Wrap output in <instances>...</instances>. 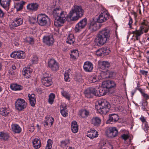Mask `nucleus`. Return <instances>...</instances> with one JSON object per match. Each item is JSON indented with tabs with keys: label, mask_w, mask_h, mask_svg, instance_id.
I'll return each mask as SVG.
<instances>
[{
	"label": "nucleus",
	"mask_w": 149,
	"mask_h": 149,
	"mask_svg": "<svg viewBox=\"0 0 149 149\" xmlns=\"http://www.w3.org/2000/svg\"><path fill=\"white\" fill-rule=\"evenodd\" d=\"M53 142L52 140L49 139L47 142V144L45 149H51Z\"/></svg>",
	"instance_id": "44"
},
{
	"label": "nucleus",
	"mask_w": 149,
	"mask_h": 149,
	"mask_svg": "<svg viewBox=\"0 0 149 149\" xmlns=\"http://www.w3.org/2000/svg\"><path fill=\"white\" fill-rule=\"evenodd\" d=\"M38 61V58L37 56H34L32 60V62L33 63H36Z\"/></svg>",
	"instance_id": "55"
},
{
	"label": "nucleus",
	"mask_w": 149,
	"mask_h": 149,
	"mask_svg": "<svg viewBox=\"0 0 149 149\" xmlns=\"http://www.w3.org/2000/svg\"><path fill=\"white\" fill-rule=\"evenodd\" d=\"M129 135L127 134H123L121 136V137L125 140L129 138Z\"/></svg>",
	"instance_id": "51"
},
{
	"label": "nucleus",
	"mask_w": 149,
	"mask_h": 149,
	"mask_svg": "<svg viewBox=\"0 0 149 149\" xmlns=\"http://www.w3.org/2000/svg\"><path fill=\"white\" fill-rule=\"evenodd\" d=\"M61 146L63 147L65 146L67 144V142L66 141H61Z\"/></svg>",
	"instance_id": "54"
},
{
	"label": "nucleus",
	"mask_w": 149,
	"mask_h": 149,
	"mask_svg": "<svg viewBox=\"0 0 149 149\" xmlns=\"http://www.w3.org/2000/svg\"><path fill=\"white\" fill-rule=\"evenodd\" d=\"M46 118L47 120L45 121L44 125H48L49 124L50 126H52L53 124L54 119L52 117L50 116L46 117Z\"/></svg>",
	"instance_id": "35"
},
{
	"label": "nucleus",
	"mask_w": 149,
	"mask_h": 149,
	"mask_svg": "<svg viewBox=\"0 0 149 149\" xmlns=\"http://www.w3.org/2000/svg\"><path fill=\"white\" fill-rule=\"evenodd\" d=\"M12 131L15 133H19L21 131V129L19 125L17 124H13L11 125Z\"/></svg>",
	"instance_id": "30"
},
{
	"label": "nucleus",
	"mask_w": 149,
	"mask_h": 149,
	"mask_svg": "<svg viewBox=\"0 0 149 149\" xmlns=\"http://www.w3.org/2000/svg\"><path fill=\"white\" fill-rule=\"evenodd\" d=\"M4 13L2 10L0 8V17H2L3 16Z\"/></svg>",
	"instance_id": "58"
},
{
	"label": "nucleus",
	"mask_w": 149,
	"mask_h": 149,
	"mask_svg": "<svg viewBox=\"0 0 149 149\" xmlns=\"http://www.w3.org/2000/svg\"><path fill=\"white\" fill-rule=\"evenodd\" d=\"M75 41V39L73 34L71 33H69L67 37L66 42L68 44H73Z\"/></svg>",
	"instance_id": "33"
},
{
	"label": "nucleus",
	"mask_w": 149,
	"mask_h": 149,
	"mask_svg": "<svg viewBox=\"0 0 149 149\" xmlns=\"http://www.w3.org/2000/svg\"><path fill=\"white\" fill-rule=\"evenodd\" d=\"M71 74V71L70 69L66 70L64 74V80L66 81H70V80L69 77L70 74Z\"/></svg>",
	"instance_id": "39"
},
{
	"label": "nucleus",
	"mask_w": 149,
	"mask_h": 149,
	"mask_svg": "<svg viewBox=\"0 0 149 149\" xmlns=\"http://www.w3.org/2000/svg\"><path fill=\"white\" fill-rule=\"evenodd\" d=\"M101 79V78H97L95 75H93L89 77L88 80L90 83H94L99 82Z\"/></svg>",
	"instance_id": "27"
},
{
	"label": "nucleus",
	"mask_w": 149,
	"mask_h": 149,
	"mask_svg": "<svg viewBox=\"0 0 149 149\" xmlns=\"http://www.w3.org/2000/svg\"><path fill=\"white\" fill-rule=\"evenodd\" d=\"M141 30H136L132 32V33L134 34L133 36H135L136 40H139L140 39L139 36L143 33V32L147 33L149 29V26L147 22H142L140 26Z\"/></svg>",
	"instance_id": "4"
},
{
	"label": "nucleus",
	"mask_w": 149,
	"mask_h": 149,
	"mask_svg": "<svg viewBox=\"0 0 149 149\" xmlns=\"http://www.w3.org/2000/svg\"><path fill=\"white\" fill-rule=\"evenodd\" d=\"M53 14L55 18L54 22V25L57 27L61 26L67 17L70 19L71 20H76L72 19L73 17L76 16L75 13L73 8H72L68 15L66 12L62 10V9L59 8L55 9L53 11Z\"/></svg>",
	"instance_id": "1"
},
{
	"label": "nucleus",
	"mask_w": 149,
	"mask_h": 149,
	"mask_svg": "<svg viewBox=\"0 0 149 149\" xmlns=\"http://www.w3.org/2000/svg\"><path fill=\"white\" fill-rule=\"evenodd\" d=\"M141 72L142 74L146 75H147L148 72L145 70H142L141 71Z\"/></svg>",
	"instance_id": "59"
},
{
	"label": "nucleus",
	"mask_w": 149,
	"mask_h": 149,
	"mask_svg": "<svg viewBox=\"0 0 149 149\" xmlns=\"http://www.w3.org/2000/svg\"><path fill=\"white\" fill-rule=\"evenodd\" d=\"M92 122L94 125L97 126L100 124L101 120L99 118L96 117L92 118Z\"/></svg>",
	"instance_id": "37"
},
{
	"label": "nucleus",
	"mask_w": 149,
	"mask_h": 149,
	"mask_svg": "<svg viewBox=\"0 0 149 149\" xmlns=\"http://www.w3.org/2000/svg\"><path fill=\"white\" fill-rule=\"evenodd\" d=\"M136 92V91H132L131 93H132V96H133L134 94V93H135V92Z\"/></svg>",
	"instance_id": "64"
},
{
	"label": "nucleus",
	"mask_w": 149,
	"mask_h": 149,
	"mask_svg": "<svg viewBox=\"0 0 149 149\" xmlns=\"http://www.w3.org/2000/svg\"><path fill=\"white\" fill-rule=\"evenodd\" d=\"M100 24L97 22L93 20L90 23L89 29L92 32L95 31L100 28Z\"/></svg>",
	"instance_id": "15"
},
{
	"label": "nucleus",
	"mask_w": 149,
	"mask_h": 149,
	"mask_svg": "<svg viewBox=\"0 0 149 149\" xmlns=\"http://www.w3.org/2000/svg\"><path fill=\"white\" fill-rule=\"evenodd\" d=\"M116 86L115 82L112 81L108 80L103 81L102 83V87L109 89L114 87Z\"/></svg>",
	"instance_id": "17"
},
{
	"label": "nucleus",
	"mask_w": 149,
	"mask_h": 149,
	"mask_svg": "<svg viewBox=\"0 0 149 149\" xmlns=\"http://www.w3.org/2000/svg\"><path fill=\"white\" fill-rule=\"evenodd\" d=\"M98 135V132L93 130H91L90 131L88 132L86 136L91 139H93L97 137Z\"/></svg>",
	"instance_id": "21"
},
{
	"label": "nucleus",
	"mask_w": 149,
	"mask_h": 149,
	"mask_svg": "<svg viewBox=\"0 0 149 149\" xmlns=\"http://www.w3.org/2000/svg\"><path fill=\"white\" fill-rule=\"evenodd\" d=\"M85 96L88 98L92 97L94 95H97L98 93L96 88L91 87L87 88L84 92Z\"/></svg>",
	"instance_id": "9"
},
{
	"label": "nucleus",
	"mask_w": 149,
	"mask_h": 149,
	"mask_svg": "<svg viewBox=\"0 0 149 149\" xmlns=\"http://www.w3.org/2000/svg\"><path fill=\"white\" fill-rule=\"evenodd\" d=\"M79 55V53L77 50H74L71 51V54H70L71 58L73 60L77 58Z\"/></svg>",
	"instance_id": "34"
},
{
	"label": "nucleus",
	"mask_w": 149,
	"mask_h": 149,
	"mask_svg": "<svg viewBox=\"0 0 149 149\" xmlns=\"http://www.w3.org/2000/svg\"><path fill=\"white\" fill-rule=\"evenodd\" d=\"M27 103L25 100L22 98H18L15 101V107L19 111H22L26 107Z\"/></svg>",
	"instance_id": "6"
},
{
	"label": "nucleus",
	"mask_w": 149,
	"mask_h": 149,
	"mask_svg": "<svg viewBox=\"0 0 149 149\" xmlns=\"http://www.w3.org/2000/svg\"><path fill=\"white\" fill-rule=\"evenodd\" d=\"M37 18L38 24L40 26L46 25L49 19L46 15L42 14L38 15Z\"/></svg>",
	"instance_id": "5"
},
{
	"label": "nucleus",
	"mask_w": 149,
	"mask_h": 149,
	"mask_svg": "<svg viewBox=\"0 0 149 149\" xmlns=\"http://www.w3.org/2000/svg\"><path fill=\"white\" fill-rule=\"evenodd\" d=\"M119 119L118 115L116 114H111L109 115V119L107 121L106 123L109 124L111 122H116Z\"/></svg>",
	"instance_id": "19"
},
{
	"label": "nucleus",
	"mask_w": 149,
	"mask_h": 149,
	"mask_svg": "<svg viewBox=\"0 0 149 149\" xmlns=\"http://www.w3.org/2000/svg\"><path fill=\"white\" fill-rule=\"evenodd\" d=\"M25 56L24 52L22 51H18V58H24Z\"/></svg>",
	"instance_id": "43"
},
{
	"label": "nucleus",
	"mask_w": 149,
	"mask_h": 149,
	"mask_svg": "<svg viewBox=\"0 0 149 149\" xmlns=\"http://www.w3.org/2000/svg\"><path fill=\"white\" fill-rule=\"evenodd\" d=\"M108 16L107 11L103 9L97 19V22L100 24L106 21L108 18Z\"/></svg>",
	"instance_id": "10"
},
{
	"label": "nucleus",
	"mask_w": 149,
	"mask_h": 149,
	"mask_svg": "<svg viewBox=\"0 0 149 149\" xmlns=\"http://www.w3.org/2000/svg\"><path fill=\"white\" fill-rule=\"evenodd\" d=\"M0 114L4 116H9L11 115L10 111L6 107L2 108L0 110Z\"/></svg>",
	"instance_id": "25"
},
{
	"label": "nucleus",
	"mask_w": 149,
	"mask_h": 149,
	"mask_svg": "<svg viewBox=\"0 0 149 149\" xmlns=\"http://www.w3.org/2000/svg\"><path fill=\"white\" fill-rule=\"evenodd\" d=\"M43 39V42L49 46L52 45L54 41L53 36L51 35L44 36Z\"/></svg>",
	"instance_id": "14"
},
{
	"label": "nucleus",
	"mask_w": 149,
	"mask_h": 149,
	"mask_svg": "<svg viewBox=\"0 0 149 149\" xmlns=\"http://www.w3.org/2000/svg\"><path fill=\"white\" fill-rule=\"evenodd\" d=\"M71 130L72 132L75 133L77 132L78 130V127L77 122L75 121L72 122L71 124Z\"/></svg>",
	"instance_id": "31"
},
{
	"label": "nucleus",
	"mask_w": 149,
	"mask_h": 149,
	"mask_svg": "<svg viewBox=\"0 0 149 149\" xmlns=\"http://www.w3.org/2000/svg\"><path fill=\"white\" fill-rule=\"evenodd\" d=\"M41 80L42 84L46 86H49L52 84V79L50 77H43L42 78Z\"/></svg>",
	"instance_id": "16"
},
{
	"label": "nucleus",
	"mask_w": 149,
	"mask_h": 149,
	"mask_svg": "<svg viewBox=\"0 0 149 149\" xmlns=\"http://www.w3.org/2000/svg\"><path fill=\"white\" fill-rule=\"evenodd\" d=\"M103 55H106L108 54L110 52V49L109 48H102Z\"/></svg>",
	"instance_id": "46"
},
{
	"label": "nucleus",
	"mask_w": 149,
	"mask_h": 149,
	"mask_svg": "<svg viewBox=\"0 0 149 149\" xmlns=\"http://www.w3.org/2000/svg\"><path fill=\"white\" fill-rule=\"evenodd\" d=\"M96 55L99 56H103V52L102 48L98 49L96 52Z\"/></svg>",
	"instance_id": "47"
},
{
	"label": "nucleus",
	"mask_w": 149,
	"mask_h": 149,
	"mask_svg": "<svg viewBox=\"0 0 149 149\" xmlns=\"http://www.w3.org/2000/svg\"><path fill=\"white\" fill-rule=\"evenodd\" d=\"M23 20L22 18L17 17L15 18L14 21L10 24V27L11 29H14L15 27L22 25Z\"/></svg>",
	"instance_id": "11"
},
{
	"label": "nucleus",
	"mask_w": 149,
	"mask_h": 149,
	"mask_svg": "<svg viewBox=\"0 0 149 149\" xmlns=\"http://www.w3.org/2000/svg\"><path fill=\"white\" fill-rule=\"evenodd\" d=\"M89 114L88 111L85 109H82L79 111V115L82 118H85Z\"/></svg>",
	"instance_id": "36"
},
{
	"label": "nucleus",
	"mask_w": 149,
	"mask_h": 149,
	"mask_svg": "<svg viewBox=\"0 0 149 149\" xmlns=\"http://www.w3.org/2000/svg\"><path fill=\"white\" fill-rule=\"evenodd\" d=\"M10 56L15 58H18V51L13 52L10 54Z\"/></svg>",
	"instance_id": "48"
},
{
	"label": "nucleus",
	"mask_w": 149,
	"mask_h": 149,
	"mask_svg": "<svg viewBox=\"0 0 149 149\" xmlns=\"http://www.w3.org/2000/svg\"><path fill=\"white\" fill-rule=\"evenodd\" d=\"M32 143L33 146L36 149H39L41 145L40 141L38 139H34Z\"/></svg>",
	"instance_id": "28"
},
{
	"label": "nucleus",
	"mask_w": 149,
	"mask_h": 149,
	"mask_svg": "<svg viewBox=\"0 0 149 149\" xmlns=\"http://www.w3.org/2000/svg\"><path fill=\"white\" fill-rule=\"evenodd\" d=\"M62 95L66 99L69 100L70 98V95L68 93L65 91H63L61 92Z\"/></svg>",
	"instance_id": "45"
},
{
	"label": "nucleus",
	"mask_w": 149,
	"mask_h": 149,
	"mask_svg": "<svg viewBox=\"0 0 149 149\" xmlns=\"http://www.w3.org/2000/svg\"><path fill=\"white\" fill-rule=\"evenodd\" d=\"M105 88L102 86L101 87L99 91V94L98 93V95L97 96H100L104 95L107 93V91L105 90Z\"/></svg>",
	"instance_id": "41"
},
{
	"label": "nucleus",
	"mask_w": 149,
	"mask_h": 149,
	"mask_svg": "<svg viewBox=\"0 0 149 149\" xmlns=\"http://www.w3.org/2000/svg\"><path fill=\"white\" fill-rule=\"evenodd\" d=\"M83 68L86 72H91L93 68V65L91 62L87 61L84 63Z\"/></svg>",
	"instance_id": "18"
},
{
	"label": "nucleus",
	"mask_w": 149,
	"mask_h": 149,
	"mask_svg": "<svg viewBox=\"0 0 149 149\" xmlns=\"http://www.w3.org/2000/svg\"><path fill=\"white\" fill-rule=\"evenodd\" d=\"M140 120L143 123H145V122H147L146 121V119L143 116H141L139 118Z\"/></svg>",
	"instance_id": "57"
},
{
	"label": "nucleus",
	"mask_w": 149,
	"mask_h": 149,
	"mask_svg": "<svg viewBox=\"0 0 149 149\" xmlns=\"http://www.w3.org/2000/svg\"><path fill=\"white\" fill-rule=\"evenodd\" d=\"M87 20L86 18H84L80 21L76 25L74 29L76 32H78L81 31L86 26L87 24Z\"/></svg>",
	"instance_id": "8"
},
{
	"label": "nucleus",
	"mask_w": 149,
	"mask_h": 149,
	"mask_svg": "<svg viewBox=\"0 0 149 149\" xmlns=\"http://www.w3.org/2000/svg\"><path fill=\"white\" fill-rule=\"evenodd\" d=\"M66 149H74V148H73L72 147H68L67 146Z\"/></svg>",
	"instance_id": "60"
},
{
	"label": "nucleus",
	"mask_w": 149,
	"mask_h": 149,
	"mask_svg": "<svg viewBox=\"0 0 149 149\" xmlns=\"http://www.w3.org/2000/svg\"><path fill=\"white\" fill-rule=\"evenodd\" d=\"M10 0H0L1 6L6 9H8L10 4Z\"/></svg>",
	"instance_id": "26"
},
{
	"label": "nucleus",
	"mask_w": 149,
	"mask_h": 149,
	"mask_svg": "<svg viewBox=\"0 0 149 149\" xmlns=\"http://www.w3.org/2000/svg\"><path fill=\"white\" fill-rule=\"evenodd\" d=\"M111 35L110 30L107 28H104L99 32L95 39V41L99 45H103L109 41Z\"/></svg>",
	"instance_id": "2"
},
{
	"label": "nucleus",
	"mask_w": 149,
	"mask_h": 149,
	"mask_svg": "<svg viewBox=\"0 0 149 149\" xmlns=\"http://www.w3.org/2000/svg\"><path fill=\"white\" fill-rule=\"evenodd\" d=\"M142 95L146 98V100L149 99V95H148L145 93H142Z\"/></svg>",
	"instance_id": "56"
},
{
	"label": "nucleus",
	"mask_w": 149,
	"mask_h": 149,
	"mask_svg": "<svg viewBox=\"0 0 149 149\" xmlns=\"http://www.w3.org/2000/svg\"><path fill=\"white\" fill-rule=\"evenodd\" d=\"M139 90L141 92V93L142 94V93H144L142 91V89L141 88H139Z\"/></svg>",
	"instance_id": "63"
},
{
	"label": "nucleus",
	"mask_w": 149,
	"mask_h": 149,
	"mask_svg": "<svg viewBox=\"0 0 149 149\" xmlns=\"http://www.w3.org/2000/svg\"><path fill=\"white\" fill-rule=\"evenodd\" d=\"M61 113L64 117H65L68 115V111H67L66 106L65 104H63L60 106Z\"/></svg>",
	"instance_id": "29"
},
{
	"label": "nucleus",
	"mask_w": 149,
	"mask_h": 149,
	"mask_svg": "<svg viewBox=\"0 0 149 149\" xmlns=\"http://www.w3.org/2000/svg\"><path fill=\"white\" fill-rule=\"evenodd\" d=\"M118 131L115 127H109L107 130V134L108 137L113 138L116 137L118 135Z\"/></svg>",
	"instance_id": "12"
},
{
	"label": "nucleus",
	"mask_w": 149,
	"mask_h": 149,
	"mask_svg": "<svg viewBox=\"0 0 149 149\" xmlns=\"http://www.w3.org/2000/svg\"><path fill=\"white\" fill-rule=\"evenodd\" d=\"M100 68L103 70H107L109 67V63L107 61H100L99 62Z\"/></svg>",
	"instance_id": "20"
},
{
	"label": "nucleus",
	"mask_w": 149,
	"mask_h": 149,
	"mask_svg": "<svg viewBox=\"0 0 149 149\" xmlns=\"http://www.w3.org/2000/svg\"><path fill=\"white\" fill-rule=\"evenodd\" d=\"M16 10L17 11H19L23 8V5L22 4H18L15 6Z\"/></svg>",
	"instance_id": "50"
},
{
	"label": "nucleus",
	"mask_w": 149,
	"mask_h": 149,
	"mask_svg": "<svg viewBox=\"0 0 149 149\" xmlns=\"http://www.w3.org/2000/svg\"><path fill=\"white\" fill-rule=\"evenodd\" d=\"M38 7V5L36 3H32L28 4L27 6V9L32 11H36Z\"/></svg>",
	"instance_id": "23"
},
{
	"label": "nucleus",
	"mask_w": 149,
	"mask_h": 149,
	"mask_svg": "<svg viewBox=\"0 0 149 149\" xmlns=\"http://www.w3.org/2000/svg\"><path fill=\"white\" fill-rule=\"evenodd\" d=\"M9 138V135L6 132H0V139L4 141L8 140Z\"/></svg>",
	"instance_id": "32"
},
{
	"label": "nucleus",
	"mask_w": 149,
	"mask_h": 149,
	"mask_svg": "<svg viewBox=\"0 0 149 149\" xmlns=\"http://www.w3.org/2000/svg\"><path fill=\"white\" fill-rule=\"evenodd\" d=\"M110 105L105 100H100L96 102L95 108L97 112L102 114H105L109 111Z\"/></svg>",
	"instance_id": "3"
},
{
	"label": "nucleus",
	"mask_w": 149,
	"mask_h": 149,
	"mask_svg": "<svg viewBox=\"0 0 149 149\" xmlns=\"http://www.w3.org/2000/svg\"><path fill=\"white\" fill-rule=\"evenodd\" d=\"M32 70L30 68L26 67L23 68L22 71V74L25 76L26 78L30 77L31 74L32 72Z\"/></svg>",
	"instance_id": "22"
},
{
	"label": "nucleus",
	"mask_w": 149,
	"mask_h": 149,
	"mask_svg": "<svg viewBox=\"0 0 149 149\" xmlns=\"http://www.w3.org/2000/svg\"><path fill=\"white\" fill-rule=\"evenodd\" d=\"M48 65L53 71H56L58 69L59 66L58 63L54 59H51L49 60Z\"/></svg>",
	"instance_id": "13"
},
{
	"label": "nucleus",
	"mask_w": 149,
	"mask_h": 149,
	"mask_svg": "<svg viewBox=\"0 0 149 149\" xmlns=\"http://www.w3.org/2000/svg\"><path fill=\"white\" fill-rule=\"evenodd\" d=\"M55 97V95L53 93H51L50 94L49 96V99L48 100V102L49 103L51 104H52L53 103L54 101Z\"/></svg>",
	"instance_id": "42"
},
{
	"label": "nucleus",
	"mask_w": 149,
	"mask_h": 149,
	"mask_svg": "<svg viewBox=\"0 0 149 149\" xmlns=\"http://www.w3.org/2000/svg\"><path fill=\"white\" fill-rule=\"evenodd\" d=\"M142 108L143 110L144 111L146 110V107H145L144 106L143 107H142Z\"/></svg>",
	"instance_id": "61"
},
{
	"label": "nucleus",
	"mask_w": 149,
	"mask_h": 149,
	"mask_svg": "<svg viewBox=\"0 0 149 149\" xmlns=\"http://www.w3.org/2000/svg\"><path fill=\"white\" fill-rule=\"evenodd\" d=\"M24 42L28 43L30 45H33L34 44V41L33 38L30 37H28L24 39Z\"/></svg>",
	"instance_id": "40"
},
{
	"label": "nucleus",
	"mask_w": 149,
	"mask_h": 149,
	"mask_svg": "<svg viewBox=\"0 0 149 149\" xmlns=\"http://www.w3.org/2000/svg\"><path fill=\"white\" fill-rule=\"evenodd\" d=\"M132 22L133 21L132 19V18L130 16L128 22V25H129L130 28L131 29L132 28Z\"/></svg>",
	"instance_id": "53"
},
{
	"label": "nucleus",
	"mask_w": 149,
	"mask_h": 149,
	"mask_svg": "<svg viewBox=\"0 0 149 149\" xmlns=\"http://www.w3.org/2000/svg\"><path fill=\"white\" fill-rule=\"evenodd\" d=\"M11 88L14 91L20 90L22 89V87L21 86L16 84H13L10 85Z\"/></svg>",
	"instance_id": "38"
},
{
	"label": "nucleus",
	"mask_w": 149,
	"mask_h": 149,
	"mask_svg": "<svg viewBox=\"0 0 149 149\" xmlns=\"http://www.w3.org/2000/svg\"><path fill=\"white\" fill-rule=\"evenodd\" d=\"M28 97L29 98V102L31 105L34 107L36 102L35 95L33 93L31 94H29Z\"/></svg>",
	"instance_id": "24"
},
{
	"label": "nucleus",
	"mask_w": 149,
	"mask_h": 149,
	"mask_svg": "<svg viewBox=\"0 0 149 149\" xmlns=\"http://www.w3.org/2000/svg\"><path fill=\"white\" fill-rule=\"evenodd\" d=\"M12 69L13 70H15L16 69V67L15 65H12Z\"/></svg>",
	"instance_id": "62"
},
{
	"label": "nucleus",
	"mask_w": 149,
	"mask_h": 149,
	"mask_svg": "<svg viewBox=\"0 0 149 149\" xmlns=\"http://www.w3.org/2000/svg\"><path fill=\"white\" fill-rule=\"evenodd\" d=\"M76 81L77 84L78 85L84 82L83 80L80 77L77 78Z\"/></svg>",
	"instance_id": "52"
},
{
	"label": "nucleus",
	"mask_w": 149,
	"mask_h": 149,
	"mask_svg": "<svg viewBox=\"0 0 149 149\" xmlns=\"http://www.w3.org/2000/svg\"><path fill=\"white\" fill-rule=\"evenodd\" d=\"M76 15L72 19L74 20H77L82 17L84 14V10L81 6H75L73 8Z\"/></svg>",
	"instance_id": "7"
},
{
	"label": "nucleus",
	"mask_w": 149,
	"mask_h": 149,
	"mask_svg": "<svg viewBox=\"0 0 149 149\" xmlns=\"http://www.w3.org/2000/svg\"><path fill=\"white\" fill-rule=\"evenodd\" d=\"M149 130V125L148 124L147 122H145L144 123V126L143 127V130L146 133H147Z\"/></svg>",
	"instance_id": "49"
}]
</instances>
